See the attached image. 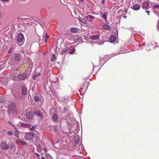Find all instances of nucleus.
<instances>
[{
	"label": "nucleus",
	"instance_id": "nucleus-4",
	"mask_svg": "<svg viewBox=\"0 0 159 159\" xmlns=\"http://www.w3.org/2000/svg\"><path fill=\"white\" fill-rule=\"evenodd\" d=\"M34 99L36 101L43 102V98L42 96L39 94H36L34 97Z\"/></svg>",
	"mask_w": 159,
	"mask_h": 159
},
{
	"label": "nucleus",
	"instance_id": "nucleus-50",
	"mask_svg": "<svg viewBox=\"0 0 159 159\" xmlns=\"http://www.w3.org/2000/svg\"><path fill=\"white\" fill-rule=\"evenodd\" d=\"M80 0L81 2H83V0Z\"/></svg>",
	"mask_w": 159,
	"mask_h": 159
},
{
	"label": "nucleus",
	"instance_id": "nucleus-19",
	"mask_svg": "<svg viewBox=\"0 0 159 159\" xmlns=\"http://www.w3.org/2000/svg\"><path fill=\"white\" fill-rule=\"evenodd\" d=\"M78 29L76 27H72L71 28L70 31L73 33H76L78 31Z\"/></svg>",
	"mask_w": 159,
	"mask_h": 159
},
{
	"label": "nucleus",
	"instance_id": "nucleus-40",
	"mask_svg": "<svg viewBox=\"0 0 159 159\" xmlns=\"http://www.w3.org/2000/svg\"><path fill=\"white\" fill-rule=\"evenodd\" d=\"M146 12L147 13L148 15H149V13H150V12L149 11H146Z\"/></svg>",
	"mask_w": 159,
	"mask_h": 159
},
{
	"label": "nucleus",
	"instance_id": "nucleus-3",
	"mask_svg": "<svg viewBox=\"0 0 159 159\" xmlns=\"http://www.w3.org/2000/svg\"><path fill=\"white\" fill-rule=\"evenodd\" d=\"M34 137V134L32 132L27 133L25 135V139L26 140L30 141L32 140Z\"/></svg>",
	"mask_w": 159,
	"mask_h": 159
},
{
	"label": "nucleus",
	"instance_id": "nucleus-14",
	"mask_svg": "<svg viewBox=\"0 0 159 159\" xmlns=\"http://www.w3.org/2000/svg\"><path fill=\"white\" fill-rule=\"evenodd\" d=\"M116 39V36L115 35H112L109 38L110 42L113 43L115 42Z\"/></svg>",
	"mask_w": 159,
	"mask_h": 159
},
{
	"label": "nucleus",
	"instance_id": "nucleus-2",
	"mask_svg": "<svg viewBox=\"0 0 159 159\" xmlns=\"http://www.w3.org/2000/svg\"><path fill=\"white\" fill-rule=\"evenodd\" d=\"M17 44L20 46H22L25 41L24 37L23 34H19L17 37Z\"/></svg>",
	"mask_w": 159,
	"mask_h": 159
},
{
	"label": "nucleus",
	"instance_id": "nucleus-17",
	"mask_svg": "<svg viewBox=\"0 0 159 159\" xmlns=\"http://www.w3.org/2000/svg\"><path fill=\"white\" fill-rule=\"evenodd\" d=\"M69 50V48H66L65 49H62L60 52V54L61 55H63L65 53V52L68 51Z\"/></svg>",
	"mask_w": 159,
	"mask_h": 159
},
{
	"label": "nucleus",
	"instance_id": "nucleus-35",
	"mask_svg": "<svg viewBox=\"0 0 159 159\" xmlns=\"http://www.w3.org/2000/svg\"><path fill=\"white\" fill-rule=\"evenodd\" d=\"M36 127L35 125H34L30 128V130L32 131L34 130Z\"/></svg>",
	"mask_w": 159,
	"mask_h": 159
},
{
	"label": "nucleus",
	"instance_id": "nucleus-27",
	"mask_svg": "<svg viewBox=\"0 0 159 159\" xmlns=\"http://www.w3.org/2000/svg\"><path fill=\"white\" fill-rule=\"evenodd\" d=\"M15 50V48H11L9 50L8 53V54H12Z\"/></svg>",
	"mask_w": 159,
	"mask_h": 159
},
{
	"label": "nucleus",
	"instance_id": "nucleus-26",
	"mask_svg": "<svg viewBox=\"0 0 159 159\" xmlns=\"http://www.w3.org/2000/svg\"><path fill=\"white\" fill-rule=\"evenodd\" d=\"M37 149L38 151L40 152L42 150V146L41 145H38L37 147Z\"/></svg>",
	"mask_w": 159,
	"mask_h": 159
},
{
	"label": "nucleus",
	"instance_id": "nucleus-49",
	"mask_svg": "<svg viewBox=\"0 0 159 159\" xmlns=\"http://www.w3.org/2000/svg\"><path fill=\"white\" fill-rule=\"evenodd\" d=\"M124 11H125V12H127V11L126 9H124Z\"/></svg>",
	"mask_w": 159,
	"mask_h": 159
},
{
	"label": "nucleus",
	"instance_id": "nucleus-52",
	"mask_svg": "<svg viewBox=\"0 0 159 159\" xmlns=\"http://www.w3.org/2000/svg\"><path fill=\"white\" fill-rule=\"evenodd\" d=\"M20 159H22V158H20Z\"/></svg>",
	"mask_w": 159,
	"mask_h": 159
},
{
	"label": "nucleus",
	"instance_id": "nucleus-38",
	"mask_svg": "<svg viewBox=\"0 0 159 159\" xmlns=\"http://www.w3.org/2000/svg\"><path fill=\"white\" fill-rule=\"evenodd\" d=\"M3 64H1L0 65V70L4 69Z\"/></svg>",
	"mask_w": 159,
	"mask_h": 159
},
{
	"label": "nucleus",
	"instance_id": "nucleus-34",
	"mask_svg": "<svg viewBox=\"0 0 159 159\" xmlns=\"http://www.w3.org/2000/svg\"><path fill=\"white\" fill-rule=\"evenodd\" d=\"M8 124L10 125L11 126H13L14 128V126H15L12 123V122L10 121H8Z\"/></svg>",
	"mask_w": 159,
	"mask_h": 159
},
{
	"label": "nucleus",
	"instance_id": "nucleus-24",
	"mask_svg": "<svg viewBox=\"0 0 159 159\" xmlns=\"http://www.w3.org/2000/svg\"><path fill=\"white\" fill-rule=\"evenodd\" d=\"M40 75V73L39 72H38L37 73H36L35 75H34L33 76V79L34 80H35L36 77L39 76Z\"/></svg>",
	"mask_w": 159,
	"mask_h": 159
},
{
	"label": "nucleus",
	"instance_id": "nucleus-18",
	"mask_svg": "<svg viewBox=\"0 0 159 159\" xmlns=\"http://www.w3.org/2000/svg\"><path fill=\"white\" fill-rule=\"evenodd\" d=\"M34 114L36 116H39L41 117H42L43 116V115L41 114V112L39 111H36L34 112Z\"/></svg>",
	"mask_w": 159,
	"mask_h": 159
},
{
	"label": "nucleus",
	"instance_id": "nucleus-47",
	"mask_svg": "<svg viewBox=\"0 0 159 159\" xmlns=\"http://www.w3.org/2000/svg\"><path fill=\"white\" fill-rule=\"evenodd\" d=\"M2 1L3 2H6L8 0H2Z\"/></svg>",
	"mask_w": 159,
	"mask_h": 159
},
{
	"label": "nucleus",
	"instance_id": "nucleus-6",
	"mask_svg": "<svg viewBox=\"0 0 159 159\" xmlns=\"http://www.w3.org/2000/svg\"><path fill=\"white\" fill-rule=\"evenodd\" d=\"M0 146L4 150L7 149L8 148V145L6 142L4 141H3L1 143Z\"/></svg>",
	"mask_w": 159,
	"mask_h": 159
},
{
	"label": "nucleus",
	"instance_id": "nucleus-48",
	"mask_svg": "<svg viewBox=\"0 0 159 159\" xmlns=\"http://www.w3.org/2000/svg\"><path fill=\"white\" fill-rule=\"evenodd\" d=\"M42 159H45V158L44 157H42Z\"/></svg>",
	"mask_w": 159,
	"mask_h": 159
},
{
	"label": "nucleus",
	"instance_id": "nucleus-22",
	"mask_svg": "<svg viewBox=\"0 0 159 159\" xmlns=\"http://www.w3.org/2000/svg\"><path fill=\"white\" fill-rule=\"evenodd\" d=\"M44 36V40L45 43H46L47 42V39L49 38V36L47 35V33H43V37Z\"/></svg>",
	"mask_w": 159,
	"mask_h": 159
},
{
	"label": "nucleus",
	"instance_id": "nucleus-45",
	"mask_svg": "<svg viewBox=\"0 0 159 159\" xmlns=\"http://www.w3.org/2000/svg\"><path fill=\"white\" fill-rule=\"evenodd\" d=\"M47 159H52V158L51 157H49Z\"/></svg>",
	"mask_w": 159,
	"mask_h": 159
},
{
	"label": "nucleus",
	"instance_id": "nucleus-29",
	"mask_svg": "<svg viewBox=\"0 0 159 159\" xmlns=\"http://www.w3.org/2000/svg\"><path fill=\"white\" fill-rule=\"evenodd\" d=\"M19 142L22 145H27V143L26 142L21 140H19Z\"/></svg>",
	"mask_w": 159,
	"mask_h": 159
},
{
	"label": "nucleus",
	"instance_id": "nucleus-12",
	"mask_svg": "<svg viewBox=\"0 0 159 159\" xmlns=\"http://www.w3.org/2000/svg\"><path fill=\"white\" fill-rule=\"evenodd\" d=\"M85 18L89 22H91L94 18V17L92 15H89L85 16Z\"/></svg>",
	"mask_w": 159,
	"mask_h": 159
},
{
	"label": "nucleus",
	"instance_id": "nucleus-31",
	"mask_svg": "<svg viewBox=\"0 0 159 159\" xmlns=\"http://www.w3.org/2000/svg\"><path fill=\"white\" fill-rule=\"evenodd\" d=\"M53 128H54V131L56 132H57L58 131V128L57 125H54V126H53Z\"/></svg>",
	"mask_w": 159,
	"mask_h": 159
},
{
	"label": "nucleus",
	"instance_id": "nucleus-36",
	"mask_svg": "<svg viewBox=\"0 0 159 159\" xmlns=\"http://www.w3.org/2000/svg\"><path fill=\"white\" fill-rule=\"evenodd\" d=\"M14 95L16 97L19 99L21 97V96L20 95L19 96L18 95H17L16 93H15Z\"/></svg>",
	"mask_w": 159,
	"mask_h": 159
},
{
	"label": "nucleus",
	"instance_id": "nucleus-32",
	"mask_svg": "<svg viewBox=\"0 0 159 159\" xmlns=\"http://www.w3.org/2000/svg\"><path fill=\"white\" fill-rule=\"evenodd\" d=\"M7 134L9 135H12L13 134V132L12 131H8L7 132Z\"/></svg>",
	"mask_w": 159,
	"mask_h": 159
},
{
	"label": "nucleus",
	"instance_id": "nucleus-21",
	"mask_svg": "<svg viewBox=\"0 0 159 159\" xmlns=\"http://www.w3.org/2000/svg\"><path fill=\"white\" fill-rule=\"evenodd\" d=\"M52 118V120L54 121H56L58 120V117L56 114H53Z\"/></svg>",
	"mask_w": 159,
	"mask_h": 159
},
{
	"label": "nucleus",
	"instance_id": "nucleus-13",
	"mask_svg": "<svg viewBox=\"0 0 159 159\" xmlns=\"http://www.w3.org/2000/svg\"><path fill=\"white\" fill-rule=\"evenodd\" d=\"M22 90V94L23 95H25L27 92V89L25 86H23L21 87Z\"/></svg>",
	"mask_w": 159,
	"mask_h": 159
},
{
	"label": "nucleus",
	"instance_id": "nucleus-44",
	"mask_svg": "<svg viewBox=\"0 0 159 159\" xmlns=\"http://www.w3.org/2000/svg\"><path fill=\"white\" fill-rule=\"evenodd\" d=\"M43 150L45 152L47 151V149L46 148H44Z\"/></svg>",
	"mask_w": 159,
	"mask_h": 159
},
{
	"label": "nucleus",
	"instance_id": "nucleus-39",
	"mask_svg": "<svg viewBox=\"0 0 159 159\" xmlns=\"http://www.w3.org/2000/svg\"><path fill=\"white\" fill-rule=\"evenodd\" d=\"M24 20H27L28 21H29L30 20V19L28 18H25L24 19Z\"/></svg>",
	"mask_w": 159,
	"mask_h": 159
},
{
	"label": "nucleus",
	"instance_id": "nucleus-8",
	"mask_svg": "<svg viewBox=\"0 0 159 159\" xmlns=\"http://www.w3.org/2000/svg\"><path fill=\"white\" fill-rule=\"evenodd\" d=\"M22 58V56L19 53H17L15 55L14 59L15 61H20Z\"/></svg>",
	"mask_w": 159,
	"mask_h": 159
},
{
	"label": "nucleus",
	"instance_id": "nucleus-9",
	"mask_svg": "<svg viewBox=\"0 0 159 159\" xmlns=\"http://www.w3.org/2000/svg\"><path fill=\"white\" fill-rule=\"evenodd\" d=\"M27 73H25L21 75H18L17 77L19 79L23 80L25 79L26 77Z\"/></svg>",
	"mask_w": 159,
	"mask_h": 159
},
{
	"label": "nucleus",
	"instance_id": "nucleus-37",
	"mask_svg": "<svg viewBox=\"0 0 159 159\" xmlns=\"http://www.w3.org/2000/svg\"><path fill=\"white\" fill-rule=\"evenodd\" d=\"M159 7L158 5H155L153 6V8L154 9H158Z\"/></svg>",
	"mask_w": 159,
	"mask_h": 159
},
{
	"label": "nucleus",
	"instance_id": "nucleus-5",
	"mask_svg": "<svg viewBox=\"0 0 159 159\" xmlns=\"http://www.w3.org/2000/svg\"><path fill=\"white\" fill-rule=\"evenodd\" d=\"M149 3L147 1H145L143 2L142 4V8L144 10H147L149 8Z\"/></svg>",
	"mask_w": 159,
	"mask_h": 159
},
{
	"label": "nucleus",
	"instance_id": "nucleus-7",
	"mask_svg": "<svg viewBox=\"0 0 159 159\" xmlns=\"http://www.w3.org/2000/svg\"><path fill=\"white\" fill-rule=\"evenodd\" d=\"M14 135L15 137L18 138L20 134V132L18 130V129L16 126H14Z\"/></svg>",
	"mask_w": 159,
	"mask_h": 159
},
{
	"label": "nucleus",
	"instance_id": "nucleus-10",
	"mask_svg": "<svg viewBox=\"0 0 159 159\" xmlns=\"http://www.w3.org/2000/svg\"><path fill=\"white\" fill-rule=\"evenodd\" d=\"M102 15V18L106 22H107V17L108 15V14L107 12H105L103 14L102 13H101Z\"/></svg>",
	"mask_w": 159,
	"mask_h": 159
},
{
	"label": "nucleus",
	"instance_id": "nucleus-28",
	"mask_svg": "<svg viewBox=\"0 0 159 159\" xmlns=\"http://www.w3.org/2000/svg\"><path fill=\"white\" fill-rule=\"evenodd\" d=\"M56 58V55L54 54H52L51 56V61H53Z\"/></svg>",
	"mask_w": 159,
	"mask_h": 159
},
{
	"label": "nucleus",
	"instance_id": "nucleus-42",
	"mask_svg": "<svg viewBox=\"0 0 159 159\" xmlns=\"http://www.w3.org/2000/svg\"><path fill=\"white\" fill-rule=\"evenodd\" d=\"M41 26L42 27V28L43 29H44V25L43 24H42V25H41Z\"/></svg>",
	"mask_w": 159,
	"mask_h": 159
},
{
	"label": "nucleus",
	"instance_id": "nucleus-15",
	"mask_svg": "<svg viewBox=\"0 0 159 159\" xmlns=\"http://www.w3.org/2000/svg\"><path fill=\"white\" fill-rule=\"evenodd\" d=\"M20 126L21 127L29 128L31 126L28 124L26 123H22L20 124Z\"/></svg>",
	"mask_w": 159,
	"mask_h": 159
},
{
	"label": "nucleus",
	"instance_id": "nucleus-30",
	"mask_svg": "<svg viewBox=\"0 0 159 159\" xmlns=\"http://www.w3.org/2000/svg\"><path fill=\"white\" fill-rule=\"evenodd\" d=\"M5 100V99L4 97L0 96V102H3Z\"/></svg>",
	"mask_w": 159,
	"mask_h": 159
},
{
	"label": "nucleus",
	"instance_id": "nucleus-43",
	"mask_svg": "<svg viewBox=\"0 0 159 159\" xmlns=\"http://www.w3.org/2000/svg\"><path fill=\"white\" fill-rule=\"evenodd\" d=\"M35 154L38 157L40 156L39 155V154H38V153H35Z\"/></svg>",
	"mask_w": 159,
	"mask_h": 159
},
{
	"label": "nucleus",
	"instance_id": "nucleus-16",
	"mask_svg": "<svg viewBox=\"0 0 159 159\" xmlns=\"http://www.w3.org/2000/svg\"><path fill=\"white\" fill-rule=\"evenodd\" d=\"M77 19L81 22L85 24H87V21L84 19L80 17H78Z\"/></svg>",
	"mask_w": 159,
	"mask_h": 159
},
{
	"label": "nucleus",
	"instance_id": "nucleus-11",
	"mask_svg": "<svg viewBox=\"0 0 159 159\" xmlns=\"http://www.w3.org/2000/svg\"><path fill=\"white\" fill-rule=\"evenodd\" d=\"M130 8L134 10L137 11L140 9V6L138 4H134L133 5L132 7H131Z\"/></svg>",
	"mask_w": 159,
	"mask_h": 159
},
{
	"label": "nucleus",
	"instance_id": "nucleus-1",
	"mask_svg": "<svg viewBox=\"0 0 159 159\" xmlns=\"http://www.w3.org/2000/svg\"><path fill=\"white\" fill-rule=\"evenodd\" d=\"M7 107H8L9 112L15 114L16 111V105L13 102H10L8 104Z\"/></svg>",
	"mask_w": 159,
	"mask_h": 159
},
{
	"label": "nucleus",
	"instance_id": "nucleus-51",
	"mask_svg": "<svg viewBox=\"0 0 159 159\" xmlns=\"http://www.w3.org/2000/svg\"><path fill=\"white\" fill-rule=\"evenodd\" d=\"M124 17L125 18H126V16H124Z\"/></svg>",
	"mask_w": 159,
	"mask_h": 159
},
{
	"label": "nucleus",
	"instance_id": "nucleus-33",
	"mask_svg": "<svg viewBox=\"0 0 159 159\" xmlns=\"http://www.w3.org/2000/svg\"><path fill=\"white\" fill-rule=\"evenodd\" d=\"M75 51V48H73L69 51V53L70 54H72Z\"/></svg>",
	"mask_w": 159,
	"mask_h": 159
},
{
	"label": "nucleus",
	"instance_id": "nucleus-25",
	"mask_svg": "<svg viewBox=\"0 0 159 159\" xmlns=\"http://www.w3.org/2000/svg\"><path fill=\"white\" fill-rule=\"evenodd\" d=\"M26 117L27 119H29V120H30L31 119H32V116L31 115H30L29 113H27L26 114Z\"/></svg>",
	"mask_w": 159,
	"mask_h": 159
},
{
	"label": "nucleus",
	"instance_id": "nucleus-20",
	"mask_svg": "<svg viewBox=\"0 0 159 159\" xmlns=\"http://www.w3.org/2000/svg\"><path fill=\"white\" fill-rule=\"evenodd\" d=\"M103 28L104 29L107 30H109L110 29V27L105 23L103 25Z\"/></svg>",
	"mask_w": 159,
	"mask_h": 159
},
{
	"label": "nucleus",
	"instance_id": "nucleus-41",
	"mask_svg": "<svg viewBox=\"0 0 159 159\" xmlns=\"http://www.w3.org/2000/svg\"><path fill=\"white\" fill-rule=\"evenodd\" d=\"M2 16V15L1 11H0V19L1 18Z\"/></svg>",
	"mask_w": 159,
	"mask_h": 159
},
{
	"label": "nucleus",
	"instance_id": "nucleus-23",
	"mask_svg": "<svg viewBox=\"0 0 159 159\" xmlns=\"http://www.w3.org/2000/svg\"><path fill=\"white\" fill-rule=\"evenodd\" d=\"M99 37V35L95 34L91 37V39L92 40H95L98 39Z\"/></svg>",
	"mask_w": 159,
	"mask_h": 159
},
{
	"label": "nucleus",
	"instance_id": "nucleus-46",
	"mask_svg": "<svg viewBox=\"0 0 159 159\" xmlns=\"http://www.w3.org/2000/svg\"><path fill=\"white\" fill-rule=\"evenodd\" d=\"M104 2V0H103L102 1V3H103Z\"/></svg>",
	"mask_w": 159,
	"mask_h": 159
}]
</instances>
